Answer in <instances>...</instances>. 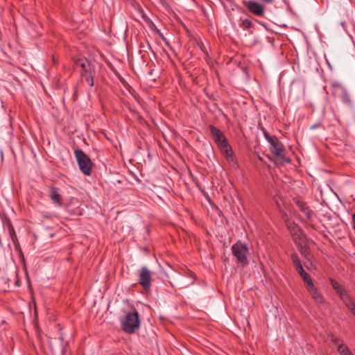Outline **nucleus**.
I'll return each instance as SVG.
<instances>
[{"instance_id": "1", "label": "nucleus", "mask_w": 355, "mask_h": 355, "mask_svg": "<svg viewBox=\"0 0 355 355\" xmlns=\"http://www.w3.org/2000/svg\"><path fill=\"white\" fill-rule=\"evenodd\" d=\"M121 328L127 334H134L140 326L139 315L134 310L127 313L121 320Z\"/></svg>"}, {"instance_id": "2", "label": "nucleus", "mask_w": 355, "mask_h": 355, "mask_svg": "<svg viewBox=\"0 0 355 355\" xmlns=\"http://www.w3.org/2000/svg\"><path fill=\"white\" fill-rule=\"evenodd\" d=\"M75 156L81 172L86 175L92 174V168L93 163L87 155H86L82 150H75Z\"/></svg>"}, {"instance_id": "3", "label": "nucleus", "mask_w": 355, "mask_h": 355, "mask_svg": "<svg viewBox=\"0 0 355 355\" xmlns=\"http://www.w3.org/2000/svg\"><path fill=\"white\" fill-rule=\"evenodd\" d=\"M248 251L249 249L247 244L241 241L236 242L232 246V254L236 259V261L243 266H245L248 263Z\"/></svg>"}, {"instance_id": "4", "label": "nucleus", "mask_w": 355, "mask_h": 355, "mask_svg": "<svg viewBox=\"0 0 355 355\" xmlns=\"http://www.w3.org/2000/svg\"><path fill=\"white\" fill-rule=\"evenodd\" d=\"M331 92L335 97L340 99L344 104L349 106L352 104L349 93L342 84L337 82L332 83Z\"/></svg>"}, {"instance_id": "5", "label": "nucleus", "mask_w": 355, "mask_h": 355, "mask_svg": "<svg viewBox=\"0 0 355 355\" xmlns=\"http://www.w3.org/2000/svg\"><path fill=\"white\" fill-rule=\"evenodd\" d=\"M266 139L270 144V150L276 156H281L283 153V146L276 137L270 136L266 131L263 132Z\"/></svg>"}, {"instance_id": "6", "label": "nucleus", "mask_w": 355, "mask_h": 355, "mask_svg": "<svg viewBox=\"0 0 355 355\" xmlns=\"http://www.w3.org/2000/svg\"><path fill=\"white\" fill-rule=\"evenodd\" d=\"M151 272L146 266H143L139 274V283L146 291L151 286Z\"/></svg>"}, {"instance_id": "7", "label": "nucleus", "mask_w": 355, "mask_h": 355, "mask_svg": "<svg viewBox=\"0 0 355 355\" xmlns=\"http://www.w3.org/2000/svg\"><path fill=\"white\" fill-rule=\"evenodd\" d=\"M209 128L211 134L212 135L214 139L217 146H218V148L222 146L223 145L225 146V144L227 143V140L226 139L223 132L218 128H217L213 125H210Z\"/></svg>"}, {"instance_id": "8", "label": "nucleus", "mask_w": 355, "mask_h": 355, "mask_svg": "<svg viewBox=\"0 0 355 355\" xmlns=\"http://www.w3.org/2000/svg\"><path fill=\"white\" fill-rule=\"evenodd\" d=\"M245 6L254 15L261 16L264 13L263 7L259 3L253 1H245L243 2Z\"/></svg>"}, {"instance_id": "9", "label": "nucleus", "mask_w": 355, "mask_h": 355, "mask_svg": "<svg viewBox=\"0 0 355 355\" xmlns=\"http://www.w3.org/2000/svg\"><path fill=\"white\" fill-rule=\"evenodd\" d=\"M295 203L297 205L298 208L300 209V211L305 214L306 218L309 220H311L314 213L311 209V208L307 205V204L305 202L300 200L299 199L295 200Z\"/></svg>"}, {"instance_id": "10", "label": "nucleus", "mask_w": 355, "mask_h": 355, "mask_svg": "<svg viewBox=\"0 0 355 355\" xmlns=\"http://www.w3.org/2000/svg\"><path fill=\"white\" fill-rule=\"evenodd\" d=\"M306 289L315 302L318 304L324 303V298L318 288L315 286L314 284L310 285L309 286H306Z\"/></svg>"}, {"instance_id": "11", "label": "nucleus", "mask_w": 355, "mask_h": 355, "mask_svg": "<svg viewBox=\"0 0 355 355\" xmlns=\"http://www.w3.org/2000/svg\"><path fill=\"white\" fill-rule=\"evenodd\" d=\"M222 153L226 157L227 161L232 164H236L235 159L233 156V151L232 148L230 146L228 142L225 144V146L223 145L219 147Z\"/></svg>"}, {"instance_id": "12", "label": "nucleus", "mask_w": 355, "mask_h": 355, "mask_svg": "<svg viewBox=\"0 0 355 355\" xmlns=\"http://www.w3.org/2000/svg\"><path fill=\"white\" fill-rule=\"evenodd\" d=\"M291 236L293 241L297 246H301L305 243V235L301 229L291 234Z\"/></svg>"}, {"instance_id": "13", "label": "nucleus", "mask_w": 355, "mask_h": 355, "mask_svg": "<svg viewBox=\"0 0 355 355\" xmlns=\"http://www.w3.org/2000/svg\"><path fill=\"white\" fill-rule=\"evenodd\" d=\"M49 196L53 203L56 204L59 207L62 205L61 196L59 194L56 188L52 187L51 189Z\"/></svg>"}, {"instance_id": "14", "label": "nucleus", "mask_w": 355, "mask_h": 355, "mask_svg": "<svg viewBox=\"0 0 355 355\" xmlns=\"http://www.w3.org/2000/svg\"><path fill=\"white\" fill-rule=\"evenodd\" d=\"M340 299L349 310L355 307L354 301L348 294L340 293Z\"/></svg>"}, {"instance_id": "15", "label": "nucleus", "mask_w": 355, "mask_h": 355, "mask_svg": "<svg viewBox=\"0 0 355 355\" xmlns=\"http://www.w3.org/2000/svg\"><path fill=\"white\" fill-rule=\"evenodd\" d=\"M297 272L306 284V287L313 284L310 275L304 270L303 268H300V270Z\"/></svg>"}, {"instance_id": "16", "label": "nucleus", "mask_w": 355, "mask_h": 355, "mask_svg": "<svg viewBox=\"0 0 355 355\" xmlns=\"http://www.w3.org/2000/svg\"><path fill=\"white\" fill-rule=\"evenodd\" d=\"M76 64L77 67H80L85 71H87L89 64L87 59L84 58H78L76 60Z\"/></svg>"}, {"instance_id": "17", "label": "nucleus", "mask_w": 355, "mask_h": 355, "mask_svg": "<svg viewBox=\"0 0 355 355\" xmlns=\"http://www.w3.org/2000/svg\"><path fill=\"white\" fill-rule=\"evenodd\" d=\"M330 282L332 287L334 288V290L336 291L337 293L339 295L340 297V293L347 294L346 291L341 288V286L338 282L334 281V279H331Z\"/></svg>"}, {"instance_id": "18", "label": "nucleus", "mask_w": 355, "mask_h": 355, "mask_svg": "<svg viewBox=\"0 0 355 355\" xmlns=\"http://www.w3.org/2000/svg\"><path fill=\"white\" fill-rule=\"evenodd\" d=\"M291 259L296 268L297 271L300 270V268H303L302 265L300 263V259L296 254H293L291 255Z\"/></svg>"}, {"instance_id": "19", "label": "nucleus", "mask_w": 355, "mask_h": 355, "mask_svg": "<svg viewBox=\"0 0 355 355\" xmlns=\"http://www.w3.org/2000/svg\"><path fill=\"white\" fill-rule=\"evenodd\" d=\"M287 227L290 231L291 234L295 232L299 231L300 229L297 224L292 221L287 222Z\"/></svg>"}, {"instance_id": "20", "label": "nucleus", "mask_w": 355, "mask_h": 355, "mask_svg": "<svg viewBox=\"0 0 355 355\" xmlns=\"http://www.w3.org/2000/svg\"><path fill=\"white\" fill-rule=\"evenodd\" d=\"M299 251L301 252L302 255L305 257H307L309 255V250L306 247L305 243L302 245L301 246H297Z\"/></svg>"}, {"instance_id": "21", "label": "nucleus", "mask_w": 355, "mask_h": 355, "mask_svg": "<svg viewBox=\"0 0 355 355\" xmlns=\"http://www.w3.org/2000/svg\"><path fill=\"white\" fill-rule=\"evenodd\" d=\"M338 351L341 355H346L349 352V349L343 345H338Z\"/></svg>"}, {"instance_id": "22", "label": "nucleus", "mask_w": 355, "mask_h": 355, "mask_svg": "<svg viewBox=\"0 0 355 355\" xmlns=\"http://www.w3.org/2000/svg\"><path fill=\"white\" fill-rule=\"evenodd\" d=\"M86 81L87 83H88V85H89L90 86H93L94 85V80H93V78L91 76H88L86 78Z\"/></svg>"}, {"instance_id": "23", "label": "nucleus", "mask_w": 355, "mask_h": 355, "mask_svg": "<svg viewBox=\"0 0 355 355\" xmlns=\"http://www.w3.org/2000/svg\"><path fill=\"white\" fill-rule=\"evenodd\" d=\"M331 340L333 343H334L335 345H339L338 344V338L334 336H331Z\"/></svg>"}, {"instance_id": "24", "label": "nucleus", "mask_w": 355, "mask_h": 355, "mask_svg": "<svg viewBox=\"0 0 355 355\" xmlns=\"http://www.w3.org/2000/svg\"><path fill=\"white\" fill-rule=\"evenodd\" d=\"M53 214H43V215H42V217H43L44 218H47V219L52 218H53Z\"/></svg>"}, {"instance_id": "25", "label": "nucleus", "mask_w": 355, "mask_h": 355, "mask_svg": "<svg viewBox=\"0 0 355 355\" xmlns=\"http://www.w3.org/2000/svg\"><path fill=\"white\" fill-rule=\"evenodd\" d=\"M320 123H315V124H313V125H311V126H310V129H311V130L315 129V128H317L320 127Z\"/></svg>"}, {"instance_id": "26", "label": "nucleus", "mask_w": 355, "mask_h": 355, "mask_svg": "<svg viewBox=\"0 0 355 355\" xmlns=\"http://www.w3.org/2000/svg\"><path fill=\"white\" fill-rule=\"evenodd\" d=\"M265 3H270L273 1V0H261Z\"/></svg>"}, {"instance_id": "27", "label": "nucleus", "mask_w": 355, "mask_h": 355, "mask_svg": "<svg viewBox=\"0 0 355 355\" xmlns=\"http://www.w3.org/2000/svg\"><path fill=\"white\" fill-rule=\"evenodd\" d=\"M350 311L355 315V306L353 309H352Z\"/></svg>"}, {"instance_id": "28", "label": "nucleus", "mask_w": 355, "mask_h": 355, "mask_svg": "<svg viewBox=\"0 0 355 355\" xmlns=\"http://www.w3.org/2000/svg\"><path fill=\"white\" fill-rule=\"evenodd\" d=\"M346 355H353V354L349 351Z\"/></svg>"}]
</instances>
